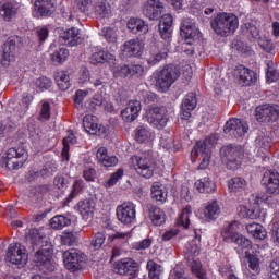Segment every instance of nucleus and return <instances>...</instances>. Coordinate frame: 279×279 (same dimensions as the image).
<instances>
[{
	"instance_id": "nucleus-1",
	"label": "nucleus",
	"mask_w": 279,
	"mask_h": 279,
	"mask_svg": "<svg viewBox=\"0 0 279 279\" xmlns=\"http://www.w3.org/2000/svg\"><path fill=\"white\" fill-rule=\"evenodd\" d=\"M173 16L171 14H163L159 20V34L163 40H166V47L162 44L153 45L146 51V62L150 66H155L158 62H162L167 58V51L171 45V34L173 33Z\"/></svg>"
},
{
	"instance_id": "nucleus-2",
	"label": "nucleus",
	"mask_w": 279,
	"mask_h": 279,
	"mask_svg": "<svg viewBox=\"0 0 279 279\" xmlns=\"http://www.w3.org/2000/svg\"><path fill=\"white\" fill-rule=\"evenodd\" d=\"M211 29L217 36H232L239 29V17L233 13H219L211 22Z\"/></svg>"
},
{
	"instance_id": "nucleus-3",
	"label": "nucleus",
	"mask_w": 279,
	"mask_h": 279,
	"mask_svg": "<svg viewBox=\"0 0 279 279\" xmlns=\"http://www.w3.org/2000/svg\"><path fill=\"white\" fill-rule=\"evenodd\" d=\"M243 147L239 145H228L221 148L220 156L223 165L232 171L241 167L243 160Z\"/></svg>"
},
{
	"instance_id": "nucleus-4",
	"label": "nucleus",
	"mask_w": 279,
	"mask_h": 279,
	"mask_svg": "<svg viewBox=\"0 0 279 279\" xmlns=\"http://www.w3.org/2000/svg\"><path fill=\"white\" fill-rule=\"evenodd\" d=\"M129 165L136 171L137 175H141V178H145L146 180L153 178L154 171H156V161L145 156H132Z\"/></svg>"
},
{
	"instance_id": "nucleus-5",
	"label": "nucleus",
	"mask_w": 279,
	"mask_h": 279,
	"mask_svg": "<svg viewBox=\"0 0 279 279\" xmlns=\"http://www.w3.org/2000/svg\"><path fill=\"white\" fill-rule=\"evenodd\" d=\"M180 77V73L173 66H166L160 72L155 74V86L161 93H167Z\"/></svg>"
},
{
	"instance_id": "nucleus-6",
	"label": "nucleus",
	"mask_w": 279,
	"mask_h": 279,
	"mask_svg": "<svg viewBox=\"0 0 279 279\" xmlns=\"http://www.w3.org/2000/svg\"><path fill=\"white\" fill-rule=\"evenodd\" d=\"M27 162V151L23 148H9L1 159L2 167H8L11 171L21 169Z\"/></svg>"
},
{
	"instance_id": "nucleus-7",
	"label": "nucleus",
	"mask_w": 279,
	"mask_h": 279,
	"mask_svg": "<svg viewBox=\"0 0 279 279\" xmlns=\"http://www.w3.org/2000/svg\"><path fill=\"white\" fill-rule=\"evenodd\" d=\"M146 119L149 125L157 128V130H162L169 123V114L167 113V108L165 107H153L147 110Z\"/></svg>"
},
{
	"instance_id": "nucleus-8",
	"label": "nucleus",
	"mask_w": 279,
	"mask_h": 279,
	"mask_svg": "<svg viewBox=\"0 0 279 279\" xmlns=\"http://www.w3.org/2000/svg\"><path fill=\"white\" fill-rule=\"evenodd\" d=\"M63 263L64 267L69 269V271H77L84 267L86 263V256L84 253L72 248L63 253Z\"/></svg>"
},
{
	"instance_id": "nucleus-9",
	"label": "nucleus",
	"mask_w": 279,
	"mask_h": 279,
	"mask_svg": "<svg viewBox=\"0 0 279 279\" xmlns=\"http://www.w3.org/2000/svg\"><path fill=\"white\" fill-rule=\"evenodd\" d=\"M7 260L12 265H25L27 263V248L21 243H12L8 247Z\"/></svg>"
},
{
	"instance_id": "nucleus-10",
	"label": "nucleus",
	"mask_w": 279,
	"mask_h": 279,
	"mask_svg": "<svg viewBox=\"0 0 279 279\" xmlns=\"http://www.w3.org/2000/svg\"><path fill=\"white\" fill-rule=\"evenodd\" d=\"M211 154L213 151L210 150V147H208V140L205 142L198 141L191 153L192 162H195V156L201 155L202 161L199 169H208L210 166Z\"/></svg>"
},
{
	"instance_id": "nucleus-11",
	"label": "nucleus",
	"mask_w": 279,
	"mask_h": 279,
	"mask_svg": "<svg viewBox=\"0 0 279 279\" xmlns=\"http://www.w3.org/2000/svg\"><path fill=\"white\" fill-rule=\"evenodd\" d=\"M247 130H250V125L236 118H231L227 121L223 129L225 134H229L232 138H241V136H245Z\"/></svg>"
},
{
	"instance_id": "nucleus-12",
	"label": "nucleus",
	"mask_w": 279,
	"mask_h": 279,
	"mask_svg": "<svg viewBox=\"0 0 279 279\" xmlns=\"http://www.w3.org/2000/svg\"><path fill=\"white\" fill-rule=\"evenodd\" d=\"M233 77L240 86H252L258 80L256 72L243 65H238L234 69Z\"/></svg>"
},
{
	"instance_id": "nucleus-13",
	"label": "nucleus",
	"mask_w": 279,
	"mask_h": 279,
	"mask_svg": "<svg viewBox=\"0 0 279 279\" xmlns=\"http://www.w3.org/2000/svg\"><path fill=\"white\" fill-rule=\"evenodd\" d=\"M113 271L120 276H137L138 263L132 258H123L113 264Z\"/></svg>"
},
{
	"instance_id": "nucleus-14",
	"label": "nucleus",
	"mask_w": 279,
	"mask_h": 279,
	"mask_svg": "<svg viewBox=\"0 0 279 279\" xmlns=\"http://www.w3.org/2000/svg\"><path fill=\"white\" fill-rule=\"evenodd\" d=\"M117 218L121 223L130 226L136 221V206L133 203H124L117 207Z\"/></svg>"
},
{
	"instance_id": "nucleus-15",
	"label": "nucleus",
	"mask_w": 279,
	"mask_h": 279,
	"mask_svg": "<svg viewBox=\"0 0 279 279\" xmlns=\"http://www.w3.org/2000/svg\"><path fill=\"white\" fill-rule=\"evenodd\" d=\"M262 184L270 195H279V174L274 171H266L262 179Z\"/></svg>"
},
{
	"instance_id": "nucleus-16",
	"label": "nucleus",
	"mask_w": 279,
	"mask_h": 279,
	"mask_svg": "<svg viewBox=\"0 0 279 279\" xmlns=\"http://www.w3.org/2000/svg\"><path fill=\"white\" fill-rule=\"evenodd\" d=\"M163 12L165 5L160 0H148L143 9L144 16L150 21H156Z\"/></svg>"
},
{
	"instance_id": "nucleus-17",
	"label": "nucleus",
	"mask_w": 279,
	"mask_h": 279,
	"mask_svg": "<svg viewBox=\"0 0 279 279\" xmlns=\"http://www.w3.org/2000/svg\"><path fill=\"white\" fill-rule=\"evenodd\" d=\"M145 49V45L138 38L128 40L122 46V53L129 56L131 58H138V56L143 54V50Z\"/></svg>"
},
{
	"instance_id": "nucleus-18",
	"label": "nucleus",
	"mask_w": 279,
	"mask_h": 279,
	"mask_svg": "<svg viewBox=\"0 0 279 279\" xmlns=\"http://www.w3.org/2000/svg\"><path fill=\"white\" fill-rule=\"evenodd\" d=\"M138 112H141V101L130 100L126 107L121 111V117L126 123H132L138 119Z\"/></svg>"
},
{
	"instance_id": "nucleus-19",
	"label": "nucleus",
	"mask_w": 279,
	"mask_h": 279,
	"mask_svg": "<svg viewBox=\"0 0 279 279\" xmlns=\"http://www.w3.org/2000/svg\"><path fill=\"white\" fill-rule=\"evenodd\" d=\"M34 262L36 263L37 267H43V269H47L48 271H53V269H56V265L51 263V251L47 248L37 251Z\"/></svg>"
},
{
	"instance_id": "nucleus-20",
	"label": "nucleus",
	"mask_w": 279,
	"mask_h": 279,
	"mask_svg": "<svg viewBox=\"0 0 279 279\" xmlns=\"http://www.w3.org/2000/svg\"><path fill=\"white\" fill-rule=\"evenodd\" d=\"M239 228H241L239 221H232L225 225L220 232L222 241H225V243H232L240 234Z\"/></svg>"
},
{
	"instance_id": "nucleus-21",
	"label": "nucleus",
	"mask_w": 279,
	"mask_h": 279,
	"mask_svg": "<svg viewBox=\"0 0 279 279\" xmlns=\"http://www.w3.org/2000/svg\"><path fill=\"white\" fill-rule=\"evenodd\" d=\"M197 107V98L195 94L190 93L185 96L181 105V118L185 121L191 119V112Z\"/></svg>"
},
{
	"instance_id": "nucleus-22",
	"label": "nucleus",
	"mask_w": 279,
	"mask_h": 279,
	"mask_svg": "<svg viewBox=\"0 0 279 279\" xmlns=\"http://www.w3.org/2000/svg\"><path fill=\"white\" fill-rule=\"evenodd\" d=\"M181 36L185 38V40H197L199 38V28L193 23L191 20H183L181 23Z\"/></svg>"
},
{
	"instance_id": "nucleus-23",
	"label": "nucleus",
	"mask_w": 279,
	"mask_h": 279,
	"mask_svg": "<svg viewBox=\"0 0 279 279\" xmlns=\"http://www.w3.org/2000/svg\"><path fill=\"white\" fill-rule=\"evenodd\" d=\"M17 51L19 48L16 47V39H14V37L9 38L3 46V64H10V62H14Z\"/></svg>"
},
{
	"instance_id": "nucleus-24",
	"label": "nucleus",
	"mask_w": 279,
	"mask_h": 279,
	"mask_svg": "<svg viewBox=\"0 0 279 279\" xmlns=\"http://www.w3.org/2000/svg\"><path fill=\"white\" fill-rule=\"evenodd\" d=\"M61 38L64 40V45H69L70 47H75L82 43V33L78 28L72 27L64 31L61 34Z\"/></svg>"
},
{
	"instance_id": "nucleus-25",
	"label": "nucleus",
	"mask_w": 279,
	"mask_h": 279,
	"mask_svg": "<svg viewBox=\"0 0 279 279\" xmlns=\"http://www.w3.org/2000/svg\"><path fill=\"white\" fill-rule=\"evenodd\" d=\"M126 27L132 34H147L149 32V25L140 17H131L126 23Z\"/></svg>"
},
{
	"instance_id": "nucleus-26",
	"label": "nucleus",
	"mask_w": 279,
	"mask_h": 279,
	"mask_svg": "<svg viewBox=\"0 0 279 279\" xmlns=\"http://www.w3.org/2000/svg\"><path fill=\"white\" fill-rule=\"evenodd\" d=\"M89 60L92 64H114V54L106 50H95Z\"/></svg>"
},
{
	"instance_id": "nucleus-27",
	"label": "nucleus",
	"mask_w": 279,
	"mask_h": 279,
	"mask_svg": "<svg viewBox=\"0 0 279 279\" xmlns=\"http://www.w3.org/2000/svg\"><path fill=\"white\" fill-rule=\"evenodd\" d=\"M83 128L87 134H101L104 132L97 117L93 114H87L83 118Z\"/></svg>"
},
{
	"instance_id": "nucleus-28",
	"label": "nucleus",
	"mask_w": 279,
	"mask_h": 279,
	"mask_svg": "<svg viewBox=\"0 0 279 279\" xmlns=\"http://www.w3.org/2000/svg\"><path fill=\"white\" fill-rule=\"evenodd\" d=\"M21 4L17 2H7L0 7V16L3 21H12L19 13Z\"/></svg>"
},
{
	"instance_id": "nucleus-29",
	"label": "nucleus",
	"mask_w": 279,
	"mask_h": 279,
	"mask_svg": "<svg viewBox=\"0 0 279 279\" xmlns=\"http://www.w3.org/2000/svg\"><path fill=\"white\" fill-rule=\"evenodd\" d=\"M135 138L137 143H151L156 138V133L147 125H140L135 130Z\"/></svg>"
},
{
	"instance_id": "nucleus-30",
	"label": "nucleus",
	"mask_w": 279,
	"mask_h": 279,
	"mask_svg": "<svg viewBox=\"0 0 279 279\" xmlns=\"http://www.w3.org/2000/svg\"><path fill=\"white\" fill-rule=\"evenodd\" d=\"M245 258L248 268L258 274L260 271V252L256 251V248L245 251Z\"/></svg>"
},
{
	"instance_id": "nucleus-31",
	"label": "nucleus",
	"mask_w": 279,
	"mask_h": 279,
	"mask_svg": "<svg viewBox=\"0 0 279 279\" xmlns=\"http://www.w3.org/2000/svg\"><path fill=\"white\" fill-rule=\"evenodd\" d=\"M96 158L104 167H117L119 159L116 156H108V149L100 147L97 149Z\"/></svg>"
},
{
	"instance_id": "nucleus-32",
	"label": "nucleus",
	"mask_w": 279,
	"mask_h": 279,
	"mask_svg": "<svg viewBox=\"0 0 279 279\" xmlns=\"http://www.w3.org/2000/svg\"><path fill=\"white\" fill-rule=\"evenodd\" d=\"M35 8L43 16H51L56 12L53 0H36Z\"/></svg>"
},
{
	"instance_id": "nucleus-33",
	"label": "nucleus",
	"mask_w": 279,
	"mask_h": 279,
	"mask_svg": "<svg viewBox=\"0 0 279 279\" xmlns=\"http://www.w3.org/2000/svg\"><path fill=\"white\" fill-rule=\"evenodd\" d=\"M109 66L116 80H125V77H130V66H128L126 64L117 63L116 57L113 64H109Z\"/></svg>"
},
{
	"instance_id": "nucleus-34",
	"label": "nucleus",
	"mask_w": 279,
	"mask_h": 279,
	"mask_svg": "<svg viewBox=\"0 0 279 279\" xmlns=\"http://www.w3.org/2000/svg\"><path fill=\"white\" fill-rule=\"evenodd\" d=\"M77 210L82 215L83 219H90L95 215V204L90 201H81L77 204Z\"/></svg>"
},
{
	"instance_id": "nucleus-35",
	"label": "nucleus",
	"mask_w": 279,
	"mask_h": 279,
	"mask_svg": "<svg viewBox=\"0 0 279 279\" xmlns=\"http://www.w3.org/2000/svg\"><path fill=\"white\" fill-rule=\"evenodd\" d=\"M194 239L189 242L186 246V254L190 256H199L202 250V235L197 234V231H194Z\"/></svg>"
},
{
	"instance_id": "nucleus-36",
	"label": "nucleus",
	"mask_w": 279,
	"mask_h": 279,
	"mask_svg": "<svg viewBox=\"0 0 279 279\" xmlns=\"http://www.w3.org/2000/svg\"><path fill=\"white\" fill-rule=\"evenodd\" d=\"M195 186L199 193H215L217 186L210 178H203L196 181Z\"/></svg>"
},
{
	"instance_id": "nucleus-37",
	"label": "nucleus",
	"mask_w": 279,
	"mask_h": 279,
	"mask_svg": "<svg viewBox=\"0 0 279 279\" xmlns=\"http://www.w3.org/2000/svg\"><path fill=\"white\" fill-rule=\"evenodd\" d=\"M149 219L154 226H162L167 221V215L160 207H151L149 209Z\"/></svg>"
},
{
	"instance_id": "nucleus-38",
	"label": "nucleus",
	"mask_w": 279,
	"mask_h": 279,
	"mask_svg": "<svg viewBox=\"0 0 279 279\" xmlns=\"http://www.w3.org/2000/svg\"><path fill=\"white\" fill-rule=\"evenodd\" d=\"M246 231L248 232V234H251V236H253V239H259V241H263V239L267 236V231L265 230V228L256 222L247 225Z\"/></svg>"
},
{
	"instance_id": "nucleus-39",
	"label": "nucleus",
	"mask_w": 279,
	"mask_h": 279,
	"mask_svg": "<svg viewBox=\"0 0 279 279\" xmlns=\"http://www.w3.org/2000/svg\"><path fill=\"white\" fill-rule=\"evenodd\" d=\"M255 145L262 154H267V151L271 149V138L268 135L260 133L255 140Z\"/></svg>"
},
{
	"instance_id": "nucleus-40",
	"label": "nucleus",
	"mask_w": 279,
	"mask_h": 279,
	"mask_svg": "<svg viewBox=\"0 0 279 279\" xmlns=\"http://www.w3.org/2000/svg\"><path fill=\"white\" fill-rule=\"evenodd\" d=\"M54 81L61 90H69L71 88V77L66 72H56Z\"/></svg>"
},
{
	"instance_id": "nucleus-41",
	"label": "nucleus",
	"mask_w": 279,
	"mask_h": 279,
	"mask_svg": "<svg viewBox=\"0 0 279 279\" xmlns=\"http://www.w3.org/2000/svg\"><path fill=\"white\" fill-rule=\"evenodd\" d=\"M151 195L153 198L156 199V202H160L161 204H165V202H167V192L165 191L162 184L159 182L153 183Z\"/></svg>"
},
{
	"instance_id": "nucleus-42",
	"label": "nucleus",
	"mask_w": 279,
	"mask_h": 279,
	"mask_svg": "<svg viewBox=\"0 0 279 279\" xmlns=\"http://www.w3.org/2000/svg\"><path fill=\"white\" fill-rule=\"evenodd\" d=\"M50 226L53 230H62V228L71 226V218L63 215H57L50 219Z\"/></svg>"
},
{
	"instance_id": "nucleus-43",
	"label": "nucleus",
	"mask_w": 279,
	"mask_h": 279,
	"mask_svg": "<svg viewBox=\"0 0 279 279\" xmlns=\"http://www.w3.org/2000/svg\"><path fill=\"white\" fill-rule=\"evenodd\" d=\"M245 186H247V181L241 177H234L228 183L231 193H240V191H244Z\"/></svg>"
},
{
	"instance_id": "nucleus-44",
	"label": "nucleus",
	"mask_w": 279,
	"mask_h": 279,
	"mask_svg": "<svg viewBox=\"0 0 279 279\" xmlns=\"http://www.w3.org/2000/svg\"><path fill=\"white\" fill-rule=\"evenodd\" d=\"M192 216H193V208H191V206H186L185 208H183L177 220L178 226H182L183 228H189V226H191Z\"/></svg>"
},
{
	"instance_id": "nucleus-45",
	"label": "nucleus",
	"mask_w": 279,
	"mask_h": 279,
	"mask_svg": "<svg viewBox=\"0 0 279 279\" xmlns=\"http://www.w3.org/2000/svg\"><path fill=\"white\" fill-rule=\"evenodd\" d=\"M221 215V206H219V202L211 201L205 208V216L207 219H217Z\"/></svg>"
},
{
	"instance_id": "nucleus-46",
	"label": "nucleus",
	"mask_w": 279,
	"mask_h": 279,
	"mask_svg": "<svg viewBox=\"0 0 279 279\" xmlns=\"http://www.w3.org/2000/svg\"><path fill=\"white\" fill-rule=\"evenodd\" d=\"M146 269L148 270V276L151 279H160V276H162V266L155 263L154 259L147 262Z\"/></svg>"
},
{
	"instance_id": "nucleus-47",
	"label": "nucleus",
	"mask_w": 279,
	"mask_h": 279,
	"mask_svg": "<svg viewBox=\"0 0 279 279\" xmlns=\"http://www.w3.org/2000/svg\"><path fill=\"white\" fill-rule=\"evenodd\" d=\"M32 84L36 86V88L41 90V93L48 90V88H51V86H53V82L47 76H40L38 78H35L32 81Z\"/></svg>"
},
{
	"instance_id": "nucleus-48",
	"label": "nucleus",
	"mask_w": 279,
	"mask_h": 279,
	"mask_svg": "<svg viewBox=\"0 0 279 279\" xmlns=\"http://www.w3.org/2000/svg\"><path fill=\"white\" fill-rule=\"evenodd\" d=\"M232 243H235V245L238 247H241L242 250H248L247 252L254 250V246H252V240L245 238L241 233H238L236 238L232 241Z\"/></svg>"
},
{
	"instance_id": "nucleus-49",
	"label": "nucleus",
	"mask_w": 279,
	"mask_h": 279,
	"mask_svg": "<svg viewBox=\"0 0 279 279\" xmlns=\"http://www.w3.org/2000/svg\"><path fill=\"white\" fill-rule=\"evenodd\" d=\"M75 143H77V138H75V134H73V132H69L68 136L63 138L62 156L65 160H69V145H75Z\"/></svg>"
},
{
	"instance_id": "nucleus-50",
	"label": "nucleus",
	"mask_w": 279,
	"mask_h": 279,
	"mask_svg": "<svg viewBox=\"0 0 279 279\" xmlns=\"http://www.w3.org/2000/svg\"><path fill=\"white\" fill-rule=\"evenodd\" d=\"M191 269L192 272L194 274V276H196V278L199 279H206V269H204V267L202 266V262L199 260H193L191 263Z\"/></svg>"
},
{
	"instance_id": "nucleus-51",
	"label": "nucleus",
	"mask_w": 279,
	"mask_h": 279,
	"mask_svg": "<svg viewBox=\"0 0 279 279\" xmlns=\"http://www.w3.org/2000/svg\"><path fill=\"white\" fill-rule=\"evenodd\" d=\"M104 243H106V234L104 232H96L92 238V247H94V250H101Z\"/></svg>"
},
{
	"instance_id": "nucleus-52",
	"label": "nucleus",
	"mask_w": 279,
	"mask_h": 279,
	"mask_svg": "<svg viewBox=\"0 0 279 279\" xmlns=\"http://www.w3.org/2000/svg\"><path fill=\"white\" fill-rule=\"evenodd\" d=\"M66 58H69V49H65V48H61L51 54V60L52 62H56V64H61V62H66Z\"/></svg>"
},
{
	"instance_id": "nucleus-53",
	"label": "nucleus",
	"mask_w": 279,
	"mask_h": 279,
	"mask_svg": "<svg viewBox=\"0 0 279 279\" xmlns=\"http://www.w3.org/2000/svg\"><path fill=\"white\" fill-rule=\"evenodd\" d=\"M83 189H84V181L81 179L75 180L72 185V191L68 197V201L71 202L72 199H75V197H77L82 193Z\"/></svg>"
},
{
	"instance_id": "nucleus-54",
	"label": "nucleus",
	"mask_w": 279,
	"mask_h": 279,
	"mask_svg": "<svg viewBox=\"0 0 279 279\" xmlns=\"http://www.w3.org/2000/svg\"><path fill=\"white\" fill-rule=\"evenodd\" d=\"M92 93L93 89H77L74 96V104L76 105V107L80 108L84 99H86V97H89Z\"/></svg>"
},
{
	"instance_id": "nucleus-55",
	"label": "nucleus",
	"mask_w": 279,
	"mask_h": 279,
	"mask_svg": "<svg viewBox=\"0 0 279 279\" xmlns=\"http://www.w3.org/2000/svg\"><path fill=\"white\" fill-rule=\"evenodd\" d=\"M101 36L105 38L107 43H117V29L112 27H104L101 29Z\"/></svg>"
},
{
	"instance_id": "nucleus-56",
	"label": "nucleus",
	"mask_w": 279,
	"mask_h": 279,
	"mask_svg": "<svg viewBox=\"0 0 279 279\" xmlns=\"http://www.w3.org/2000/svg\"><path fill=\"white\" fill-rule=\"evenodd\" d=\"M266 112L269 121H278L279 119V106L266 104Z\"/></svg>"
},
{
	"instance_id": "nucleus-57",
	"label": "nucleus",
	"mask_w": 279,
	"mask_h": 279,
	"mask_svg": "<svg viewBox=\"0 0 279 279\" xmlns=\"http://www.w3.org/2000/svg\"><path fill=\"white\" fill-rule=\"evenodd\" d=\"M255 118L259 123H267L268 122V116H267V104L258 106L255 109Z\"/></svg>"
},
{
	"instance_id": "nucleus-58",
	"label": "nucleus",
	"mask_w": 279,
	"mask_h": 279,
	"mask_svg": "<svg viewBox=\"0 0 279 279\" xmlns=\"http://www.w3.org/2000/svg\"><path fill=\"white\" fill-rule=\"evenodd\" d=\"M95 14L99 19H106L110 14V7L106 5V2H97L95 5Z\"/></svg>"
},
{
	"instance_id": "nucleus-59",
	"label": "nucleus",
	"mask_w": 279,
	"mask_h": 279,
	"mask_svg": "<svg viewBox=\"0 0 279 279\" xmlns=\"http://www.w3.org/2000/svg\"><path fill=\"white\" fill-rule=\"evenodd\" d=\"M132 239V231L123 232L119 231L114 234L109 235L108 241H111V243H114V241H129Z\"/></svg>"
},
{
	"instance_id": "nucleus-60",
	"label": "nucleus",
	"mask_w": 279,
	"mask_h": 279,
	"mask_svg": "<svg viewBox=\"0 0 279 279\" xmlns=\"http://www.w3.org/2000/svg\"><path fill=\"white\" fill-rule=\"evenodd\" d=\"M259 47L263 49V51H266V53H274V50L276 49V45L270 41L267 37H264L257 41Z\"/></svg>"
},
{
	"instance_id": "nucleus-61",
	"label": "nucleus",
	"mask_w": 279,
	"mask_h": 279,
	"mask_svg": "<svg viewBox=\"0 0 279 279\" xmlns=\"http://www.w3.org/2000/svg\"><path fill=\"white\" fill-rule=\"evenodd\" d=\"M238 215L239 217H242V219H255L256 215L254 214V209L247 208V206H240L238 208Z\"/></svg>"
},
{
	"instance_id": "nucleus-62",
	"label": "nucleus",
	"mask_w": 279,
	"mask_h": 279,
	"mask_svg": "<svg viewBox=\"0 0 279 279\" xmlns=\"http://www.w3.org/2000/svg\"><path fill=\"white\" fill-rule=\"evenodd\" d=\"M50 118H51V105L49 102H43L40 113H39V120L49 121Z\"/></svg>"
},
{
	"instance_id": "nucleus-63",
	"label": "nucleus",
	"mask_w": 279,
	"mask_h": 279,
	"mask_svg": "<svg viewBox=\"0 0 279 279\" xmlns=\"http://www.w3.org/2000/svg\"><path fill=\"white\" fill-rule=\"evenodd\" d=\"M153 243H154V240L151 238H146L140 242H135L133 244V250H137V251L149 250V247H151Z\"/></svg>"
},
{
	"instance_id": "nucleus-64",
	"label": "nucleus",
	"mask_w": 279,
	"mask_h": 279,
	"mask_svg": "<svg viewBox=\"0 0 279 279\" xmlns=\"http://www.w3.org/2000/svg\"><path fill=\"white\" fill-rule=\"evenodd\" d=\"M123 178V169H119L117 172L111 174L109 180L106 182V186H114L119 180Z\"/></svg>"
}]
</instances>
